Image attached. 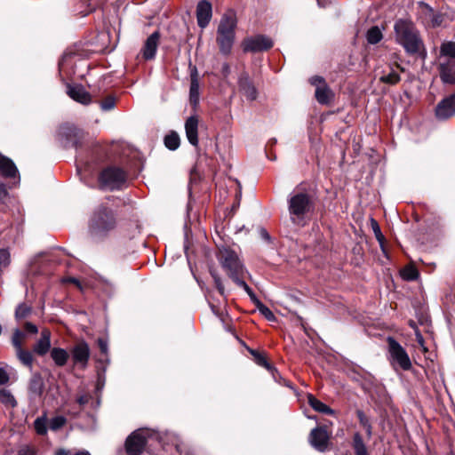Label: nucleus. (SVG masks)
<instances>
[{
    "instance_id": "nucleus-58",
    "label": "nucleus",
    "mask_w": 455,
    "mask_h": 455,
    "mask_svg": "<svg viewBox=\"0 0 455 455\" xmlns=\"http://www.w3.org/2000/svg\"><path fill=\"white\" fill-rule=\"evenodd\" d=\"M100 36L102 37L109 36V30H106V29L100 30Z\"/></svg>"
},
{
    "instance_id": "nucleus-40",
    "label": "nucleus",
    "mask_w": 455,
    "mask_h": 455,
    "mask_svg": "<svg viewBox=\"0 0 455 455\" xmlns=\"http://www.w3.org/2000/svg\"><path fill=\"white\" fill-rule=\"evenodd\" d=\"M383 38L381 30H367L366 39L371 44H375Z\"/></svg>"
},
{
    "instance_id": "nucleus-16",
    "label": "nucleus",
    "mask_w": 455,
    "mask_h": 455,
    "mask_svg": "<svg viewBox=\"0 0 455 455\" xmlns=\"http://www.w3.org/2000/svg\"><path fill=\"white\" fill-rule=\"evenodd\" d=\"M212 15V7L206 0L200 1L196 6V18L198 26L204 28L208 26Z\"/></svg>"
},
{
    "instance_id": "nucleus-23",
    "label": "nucleus",
    "mask_w": 455,
    "mask_h": 455,
    "mask_svg": "<svg viewBox=\"0 0 455 455\" xmlns=\"http://www.w3.org/2000/svg\"><path fill=\"white\" fill-rule=\"evenodd\" d=\"M190 88H189V98L191 103L196 105L199 100V81L197 69L196 67H193L190 73Z\"/></svg>"
},
{
    "instance_id": "nucleus-14",
    "label": "nucleus",
    "mask_w": 455,
    "mask_h": 455,
    "mask_svg": "<svg viewBox=\"0 0 455 455\" xmlns=\"http://www.w3.org/2000/svg\"><path fill=\"white\" fill-rule=\"evenodd\" d=\"M216 41L220 52L229 54L235 41V30H218Z\"/></svg>"
},
{
    "instance_id": "nucleus-52",
    "label": "nucleus",
    "mask_w": 455,
    "mask_h": 455,
    "mask_svg": "<svg viewBox=\"0 0 455 455\" xmlns=\"http://www.w3.org/2000/svg\"><path fill=\"white\" fill-rule=\"evenodd\" d=\"M259 233L260 237L263 240H265L266 242H270V239H271L270 235L265 228H260Z\"/></svg>"
},
{
    "instance_id": "nucleus-36",
    "label": "nucleus",
    "mask_w": 455,
    "mask_h": 455,
    "mask_svg": "<svg viewBox=\"0 0 455 455\" xmlns=\"http://www.w3.org/2000/svg\"><path fill=\"white\" fill-rule=\"evenodd\" d=\"M11 263V253L8 249H0V273Z\"/></svg>"
},
{
    "instance_id": "nucleus-27",
    "label": "nucleus",
    "mask_w": 455,
    "mask_h": 455,
    "mask_svg": "<svg viewBox=\"0 0 455 455\" xmlns=\"http://www.w3.org/2000/svg\"><path fill=\"white\" fill-rule=\"evenodd\" d=\"M307 401L309 405L316 411L331 415L334 413L333 410H331L328 405L315 398L313 395H307Z\"/></svg>"
},
{
    "instance_id": "nucleus-59",
    "label": "nucleus",
    "mask_w": 455,
    "mask_h": 455,
    "mask_svg": "<svg viewBox=\"0 0 455 455\" xmlns=\"http://www.w3.org/2000/svg\"><path fill=\"white\" fill-rule=\"evenodd\" d=\"M211 275H212L214 282H217V280H221L220 277L219 276V275L215 271L212 270Z\"/></svg>"
},
{
    "instance_id": "nucleus-42",
    "label": "nucleus",
    "mask_w": 455,
    "mask_h": 455,
    "mask_svg": "<svg viewBox=\"0 0 455 455\" xmlns=\"http://www.w3.org/2000/svg\"><path fill=\"white\" fill-rule=\"evenodd\" d=\"M25 334L20 331L15 330L12 338V343L15 347L16 351L22 348V339H24Z\"/></svg>"
},
{
    "instance_id": "nucleus-45",
    "label": "nucleus",
    "mask_w": 455,
    "mask_h": 455,
    "mask_svg": "<svg viewBox=\"0 0 455 455\" xmlns=\"http://www.w3.org/2000/svg\"><path fill=\"white\" fill-rule=\"evenodd\" d=\"M31 308L26 304H20L15 310V316L17 319L25 318L30 313Z\"/></svg>"
},
{
    "instance_id": "nucleus-37",
    "label": "nucleus",
    "mask_w": 455,
    "mask_h": 455,
    "mask_svg": "<svg viewBox=\"0 0 455 455\" xmlns=\"http://www.w3.org/2000/svg\"><path fill=\"white\" fill-rule=\"evenodd\" d=\"M205 296H206L207 301L209 303V306H210L212 313L215 315L220 317L223 314V309H222L221 304L215 303V299H214L213 296L211 295L210 293L206 294Z\"/></svg>"
},
{
    "instance_id": "nucleus-24",
    "label": "nucleus",
    "mask_w": 455,
    "mask_h": 455,
    "mask_svg": "<svg viewBox=\"0 0 455 455\" xmlns=\"http://www.w3.org/2000/svg\"><path fill=\"white\" fill-rule=\"evenodd\" d=\"M237 25V17L234 10L225 12L220 19L218 28H235Z\"/></svg>"
},
{
    "instance_id": "nucleus-26",
    "label": "nucleus",
    "mask_w": 455,
    "mask_h": 455,
    "mask_svg": "<svg viewBox=\"0 0 455 455\" xmlns=\"http://www.w3.org/2000/svg\"><path fill=\"white\" fill-rule=\"evenodd\" d=\"M44 386V385L41 375L35 373L32 375L29 380L28 390L33 395L39 396L43 392Z\"/></svg>"
},
{
    "instance_id": "nucleus-57",
    "label": "nucleus",
    "mask_w": 455,
    "mask_h": 455,
    "mask_svg": "<svg viewBox=\"0 0 455 455\" xmlns=\"http://www.w3.org/2000/svg\"><path fill=\"white\" fill-rule=\"evenodd\" d=\"M104 382H105L104 377L99 375L98 384H97L98 387H102L104 385Z\"/></svg>"
},
{
    "instance_id": "nucleus-50",
    "label": "nucleus",
    "mask_w": 455,
    "mask_h": 455,
    "mask_svg": "<svg viewBox=\"0 0 455 455\" xmlns=\"http://www.w3.org/2000/svg\"><path fill=\"white\" fill-rule=\"evenodd\" d=\"M25 330L33 334L37 333V331H38L37 327L32 323H26Z\"/></svg>"
},
{
    "instance_id": "nucleus-48",
    "label": "nucleus",
    "mask_w": 455,
    "mask_h": 455,
    "mask_svg": "<svg viewBox=\"0 0 455 455\" xmlns=\"http://www.w3.org/2000/svg\"><path fill=\"white\" fill-rule=\"evenodd\" d=\"M10 380V376L4 368L0 367V386L7 384Z\"/></svg>"
},
{
    "instance_id": "nucleus-8",
    "label": "nucleus",
    "mask_w": 455,
    "mask_h": 455,
    "mask_svg": "<svg viewBox=\"0 0 455 455\" xmlns=\"http://www.w3.org/2000/svg\"><path fill=\"white\" fill-rule=\"evenodd\" d=\"M312 85L315 87V97L321 105H329L334 99V92L326 84L322 76H313L309 79Z\"/></svg>"
},
{
    "instance_id": "nucleus-11",
    "label": "nucleus",
    "mask_w": 455,
    "mask_h": 455,
    "mask_svg": "<svg viewBox=\"0 0 455 455\" xmlns=\"http://www.w3.org/2000/svg\"><path fill=\"white\" fill-rule=\"evenodd\" d=\"M308 439L315 450L323 452L328 448L330 435L324 427H318L312 429Z\"/></svg>"
},
{
    "instance_id": "nucleus-19",
    "label": "nucleus",
    "mask_w": 455,
    "mask_h": 455,
    "mask_svg": "<svg viewBox=\"0 0 455 455\" xmlns=\"http://www.w3.org/2000/svg\"><path fill=\"white\" fill-rule=\"evenodd\" d=\"M68 94L71 99L84 105H88L92 101L91 94L82 85L68 86Z\"/></svg>"
},
{
    "instance_id": "nucleus-5",
    "label": "nucleus",
    "mask_w": 455,
    "mask_h": 455,
    "mask_svg": "<svg viewBox=\"0 0 455 455\" xmlns=\"http://www.w3.org/2000/svg\"><path fill=\"white\" fill-rule=\"evenodd\" d=\"M389 361L395 370L409 371L411 362L406 350L392 337L387 338Z\"/></svg>"
},
{
    "instance_id": "nucleus-21",
    "label": "nucleus",
    "mask_w": 455,
    "mask_h": 455,
    "mask_svg": "<svg viewBox=\"0 0 455 455\" xmlns=\"http://www.w3.org/2000/svg\"><path fill=\"white\" fill-rule=\"evenodd\" d=\"M51 347V331L44 329L41 332V338L34 346V352L39 355H45Z\"/></svg>"
},
{
    "instance_id": "nucleus-30",
    "label": "nucleus",
    "mask_w": 455,
    "mask_h": 455,
    "mask_svg": "<svg viewBox=\"0 0 455 455\" xmlns=\"http://www.w3.org/2000/svg\"><path fill=\"white\" fill-rule=\"evenodd\" d=\"M34 428L37 435H45L48 431L47 418L45 415L38 417L34 421Z\"/></svg>"
},
{
    "instance_id": "nucleus-34",
    "label": "nucleus",
    "mask_w": 455,
    "mask_h": 455,
    "mask_svg": "<svg viewBox=\"0 0 455 455\" xmlns=\"http://www.w3.org/2000/svg\"><path fill=\"white\" fill-rule=\"evenodd\" d=\"M256 307L259 313L268 321L274 322L275 321V316L274 313L263 303H261L259 299H256Z\"/></svg>"
},
{
    "instance_id": "nucleus-13",
    "label": "nucleus",
    "mask_w": 455,
    "mask_h": 455,
    "mask_svg": "<svg viewBox=\"0 0 455 455\" xmlns=\"http://www.w3.org/2000/svg\"><path fill=\"white\" fill-rule=\"evenodd\" d=\"M455 115V92L441 100L435 108L439 120H446Z\"/></svg>"
},
{
    "instance_id": "nucleus-4",
    "label": "nucleus",
    "mask_w": 455,
    "mask_h": 455,
    "mask_svg": "<svg viewBox=\"0 0 455 455\" xmlns=\"http://www.w3.org/2000/svg\"><path fill=\"white\" fill-rule=\"evenodd\" d=\"M397 42L409 54H426L422 39L416 30H395Z\"/></svg>"
},
{
    "instance_id": "nucleus-6",
    "label": "nucleus",
    "mask_w": 455,
    "mask_h": 455,
    "mask_svg": "<svg viewBox=\"0 0 455 455\" xmlns=\"http://www.w3.org/2000/svg\"><path fill=\"white\" fill-rule=\"evenodd\" d=\"M150 435L151 432L148 428H140L132 432L125 441L127 455H140Z\"/></svg>"
},
{
    "instance_id": "nucleus-22",
    "label": "nucleus",
    "mask_w": 455,
    "mask_h": 455,
    "mask_svg": "<svg viewBox=\"0 0 455 455\" xmlns=\"http://www.w3.org/2000/svg\"><path fill=\"white\" fill-rule=\"evenodd\" d=\"M0 173L5 178H15L18 169L12 159L0 156Z\"/></svg>"
},
{
    "instance_id": "nucleus-54",
    "label": "nucleus",
    "mask_w": 455,
    "mask_h": 455,
    "mask_svg": "<svg viewBox=\"0 0 455 455\" xmlns=\"http://www.w3.org/2000/svg\"><path fill=\"white\" fill-rule=\"evenodd\" d=\"M415 334H416V339H417L418 343L421 347H424V338L421 335V333L418 330H416Z\"/></svg>"
},
{
    "instance_id": "nucleus-61",
    "label": "nucleus",
    "mask_w": 455,
    "mask_h": 455,
    "mask_svg": "<svg viewBox=\"0 0 455 455\" xmlns=\"http://www.w3.org/2000/svg\"><path fill=\"white\" fill-rule=\"evenodd\" d=\"M317 3H318V5L320 7H326L327 6V2L326 1L317 0Z\"/></svg>"
},
{
    "instance_id": "nucleus-46",
    "label": "nucleus",
    "mask_w": 455,
    "mask_h": 455,
    "mask_svg": "<svg viewBox=\"0 0 455 455\" xmlns=\"http://www.w3.org/2000/svg\"><path fill=\"white\" fill-rule=\"evenodd\" d=\"M251 354L254 355L255 361L259 365L263 366L269 371L272 370L270 363L267 361L264 355L254 350L251 351Z\"/></svg>"
},
{
    "instance_id": "nucleus-38",
    "label": "nucleus",
    "mask_w": 455,
    "mask_h": 455,
    "mask_svg": "<svg viewBox=\"0 0 455 455\" xmlns=\"http://www.w3.org/2000/svg\"><path fill=\"white\" fill-rule=\"evenodd\" d=\"M371 228L374 232L376 239L379 243L381 250L383 251V252H385V248H384L385 237L381 233V230H380V228H379L378 222L373 219H371Z\"/></svg>"
},
{
    "instance_id": "nucleus-17",
    "label": "nucleus",
    "mask_w": 455,
    "mask_h": 455,
    "mask_svg": "<svg viewBox=\"0 0 455 455\" xmlns=\"http://www.w3.org/2000/svg\"><path fill=\"white\" fill-rule=\"evenodd\" d=\"M159 39L160 34L157 30L148 37L144 44L143 48L141 49V54L143 59L148 60L155 58L159 44Z\"/></svg>"
},
{
    "instance_id": "nucleus-63",
    "label": "nucleus",
    "mask_w": 455,
    "mask_h": 455,
    "mask_svg": "<svg viewBox=\"0 0 455 455\" xmlns=\"http://www.w3.org/2000/svg\"><path fill=\"white\" fill-rule=\"evenodd\" d=\"M367 434H368V435H371V427L370 425L367 426Z\"/></svg>"
},
{
    "instance_id": "nucleus-18",
    "label": "nucleus",
    "mask_w": 455,
    "mask_h": 455,
    "mask_svg": "<svg viewBox=\"0 0 455 455\" xmlns=\"http://www.w3.org/2000/svg\"><path fill=\"white\" fill-rule=\"evenodd\" d=\"M198 117L196 116H189L185 122L186 137L188 142L194 146L198 147Z\"/></svg>"
},
{
    "instance_id": "nucleus-1",
    "label": "nucleus",
    "mask_w": 455,
    "mask_h": 455,
    "mask_svg": "<svg viewBox=\"0 0 455 455\" xmlns=\"http://www.w3.org/2000/svg\"><path fill=\"white\" fill-rule=\"evenodd\" d=\"M287 203L291 222L298 227H305L315 211L312 196L306 192L294 193L289 196Z\"/></svg>"
},
{
    "instance_id": "nucleus-33",
    "label": "nucleus",
    "mask_w": 455,
    "mask_h": 455,
    "mask_svg": "<svg viewBox=\"0 0 455 455\" xmlns=\"http://www.w3.org/2000/svg\"><path fill=\"white\" fill-rule=\"evenodd\" d=\"M440 52L443 56L450 57V60H455V43L445 42L442 44Z\"/></svg>"
},
{
    "instance_id": "nucleus-56",
    "label": "nucleus",
    "mask_w": 455,
    "mask_h": 455,
    "mask_svg": "<svg viewBox=\"0 0 455 455\" xmlns=\"http://www.w3.org/2000/svg\"><path fill=\"white\" fill-rule=\"evenodd\" d=\"M54 455H69V451L60 448L55 451Z\"/></svg>"
},
{
    "instance_id": "nucleus-2",
    "label": "nucleus",
    "mask_w": 455,
    "mask_h": 455,
    "mask_svg": "<svg viewBox=\"0 0 455 455\" xmlns=\"http://www.w3.org/2000/svg\"><path fill=\"white\" fill-rule=\"evenodd\" d=\"M116 221L113 212L106 207H99L91 219L90 233L94 237H103L116 228Z\"/></svg>"
},
{
    "instance_id": "nucleus-64",
    "label": "nucleus",
    "mask_w": 455,
    "mask_h": 455,
    "mask_svg": "<svg viewBox=\"0 0 455 455\" xmlns=\"http://www.w3.org/2000/svg\"><path fill=\"white\" fill-rule=\"evenodd\" d=\"M370 28L377 29V28H379V27H378V26H372V27H371Z\"/></svg>"
},
{
    "instance_id": "nucleus-15",
    "label": "nucleus",
    "mask_w": 455,
    "mask_h": 455,
    "mask_svg": "<svg viewBox=\"0 0 455 455\" xmlns=\"http://www.w3.org/2000/svg\"><path fill=\"white\" fill-rule=\"evenodd\" d=\"M439 76L444 84H455V60H447L438 66Z\"/></svg>"
},
{
    "instance_id": "nucleus-20",
    "label": "nucleus",
    "mask_w": 455,
    "mask_h": 455,
    "mask_svg": "<svg viewBox=\"0 0 455 455\" xmlns=\"http://www.w3.org/2000/svg\"><path fill=\"white\" fill-rule=\"evenodd\" d=\"M238 85L240 91L248 100H254L256 99L257 90L246 74L241 75L239 77Z\"/></svg>"
},
{
    "instance_id": "nucleus-41",
    "label": "nucleus",
    "mask_w": 455,
    "mask_h": 455,
    "mask_svg": "<svg viewBox=\"0 0 455 455\" xmlns=\"http://www.w3.org/2000/svg\"><path fill=\"white\" fill-rule=\"evenodd\" d=\"M233 281L238 285L240 286L241 288H243L246 292L247 294L250 296V298L251 299V300L256 304V299H258L254 294V292L252 291V290L249 287V285L243 281L241 279V276H237L235 277V279H233Z\"/></svg>"
},
{
    "instance_id": "nucleus-55",
    "label": "nucleus",
    "mask_w": 455,
    "mask_h": 455,
    "mask_svg": "<svg viewBox=\"0 0 455 455\" xmlns=\"http://www.w3.org/2000/svg\"><path fill=\"white\" fill-rule=\"evenodd\" d=\"M229 73H230L229 65L228 63H224L223 66H222V74H223V76H228Z\"/></svg>"
},
{
    "instance_id": "nucleus-32",
    "label": "nucleus",
    "mask_w": 455,
    "mask_h": 455,
    "mask_svg": "<svg viewBox=\"0 0 455 455\" xmlns=\"http://www.w3.org/2000/svg\"><path fill=\"white\" fill-rule=\"evenodd\" d=\"M17 356L20 361L29 369H32L33 355L31 352L23 350L22 348L16 351Z\"/></svg>"
},
{
    "instance_id": "nucleus-43",
    "label": "nucleus",
    "mask_w": 455,
    "mask_h": 455,
    "mask_svg": "<svg viewBox=\"0 0 455 455\" xmlns=\"http://www.w3.org/2000/svg\"><path fill=\"white\" fill-rule=\"evenodd\" d=\"M100 106L102 111H110L114 109L116 106V98L113 96H108L100 102Z\"/></svg>"
},
{
    "instance_id": "nucleus-62",
    "label": "nucleus",
    "mask_w": 455,
    "mask_h": 455,
    "mask_svg": "<svg viewBox=\"0 0 455 455\" xmlns=\"http://www.w3.org/2000/svg\"><path fill=\"white\" fill-rule=\"evenodd\" d=\"M359 418H360V419H361V422L365 426V423H364V421H363V413H362V412H359Z\"/></svg>"
},
{
    "instance_id": "nucleus-12",
    "label": "nucleus",
    "mask_w": 455,
    "mask_h": 455,
    "mask_svg": "<svg viewBox=\"0 0 455 455\" xmlns=\"http://www.w3.org/2000/svg\"><path fill=\"white\" fill-rule=\"evenodd\" d=\"M60 136L62 138V143L66 148H77L82 139V132L71 125H63L60 128Z\"/></svg>"
},
{
    "instance_id": "nucleus-10",
    "label": "nucleus",
    "mask_w": 455,
    "mask_h": 455,
    "mask_svg": "<svg viewBox=\"0 0 455 455\" xmlns=\"http://www.w3.org/2000/svg\"><path fill=\"white\" fill-rule=\"evenodd\" d=\"M72 360L75 365L85 369L90 359L91 350L84 340L77 342L70 350Z\"/></svg>"
},
{
    "instance_id": "nucleus-39",
    "label": "nucleus",
    "mask_w": 455,
    "mask_h": 455,
    "mask_svg": "<svg viewBox=\"0 0 455 455\" xmlns=\"http://www.w3.org/2000/svg\"><path fill=\"white\" fill-rule=\"evenodd\" d=\"M67 419L63 416H56L51 419L49 422V428L52 431L60 429L66 424Z\"/></svg>"
},
{
    "instance_id": "nucleus-7",
    "label": "nucleus",
    "mask_w": 455,
    "mask_h": 455,
    "mask_svg": "<svg viewBox=\"0 0 455 455\" xmlns=\"http://www.w3.org/2000/svg\"><path fill=\"white\" fill-rule=\"evenodd\" d=\"M126 180V175L123 170L116 167H109L103 170L100 175V185L106 188H119Z\"/></svg>"
},
{
    "instance_id": "nucleus-53",
    "label": "nucleus",
    "mask_w": 455,
    "mask_h": 455,
    "mask_svg": "<svg viewBox=\"0 0 455 455\" xmlns=\"http://www.w3.org/2000/svg\"><path fill=\"white\" fill-rule=\"evenodd\" d=\"M214 283L216 285V288H217L220 295L224 296L225 295V288H224V285L222 284L221 280H217V282H214Z\"/></svg>"
},
{
    "instance_id": "nucleus-25",
    "label": "nucleus",
    "mask_w": 455,
    "mask_h": 455,
    "mask_svg": "<svg viewBox=\"0 0 455 455\" xmlns=\"http://www.w3.org/2000/svg\"><path fill=\"white\" fill-rule=\"evenodd\" d=\"M51 357L57 366L62 367L68 363L69 355L64 348L53 347L51 350Z\"/></svg>"
},
{
    "instance_id": "nucleus-9",
    "label": "nucleus",
    "mask_w": 455,
    "mask_h": 455,
    "mask_svg": "<svg viewBox=\"0 0 455 455\" xmlns=\"http://www.w3.org/2000/svg\"><path fill=\"white\" fill-rule=\"evenodd\" d=\"M242 45L245 52H257L270 49L273 46V41L267 36L257 35L245 38Z\"/></svg>"
},
{
    "instance_id": "nucleus-51",
    "label": "nucleus",
    "mask_w": 455,
    "mask_h": 455,
    "mask_svg": "<svg viewBox=\"0 0 455 455\" xmlns=\"http://www.w3.org/2000/svg\"><path fill=\"white\" fill-rule=\"evenodd\" d=\"M18 455H36V452L33 449L28 447L22 448L19 451Z\"/></svg>"
},
{
    "instance_id": "nucleus-44",
    "label": "nucleus",
    "mask_w": 455,
    "mask_h": 455,
    "mask_svg": "<svg viewBox=\"0 0 455 455\" xmlns=\"http://www.w3.org/2000/svg\"><path fill=\"white\" fill-rule=\"evenodd\" d=\"M380 80L387 84H395L400 81V76L397 72L392 70L387 75L381 76Z\"/></svg>"
},
{
    "instance_id": "nucleus-3",
    "label": "nucleus",
    "mask_w": 455,
    "mask_h": 455,
    "mask_svg": "<svg viewBox=\"0 0 455 455\" xmlns=\"http://www.w3.org/2000/svg\"><path fill=\"white\" fill-rule=\"evenodd\" d=\"M218 259L222 268L233 280L241 276L243 273V265L242 264L235 251L229 248L223 247L219 250Z\"/></svg>"
},
{
    "instance_id": "nucleus-49",
    "label": "nucleus",
    "mask_w": 455,
    "mask_h": 455,
    "mask_svg": "<svg viewBox=\"0 0 455 455\" xmlns=\"http://www.w3.org/2000/svg\"><path fill=\"white\" fill-rule=\"evenodd\" d=\"M98 346L103 354L108 353V342L106 339L102 338L98 339Z\"/></svg>"
},
{
    "instance_id": "nucleus-29",
    "label": "nucleus",
    "mask_w": 455,
    "mask_h": 455,
    "mask_svg": "<svg viewBox=\"0 0 455 455\" xmlns=\"http://www.w3.org/2000/svg\"><path fill=\"white\" fill-rule=\"evenodd\" d=\"M0 403L11 408H14L17 405L15 397L11 391L6 388H0Z\"/></svg>"
},
{
    "instance_id": "nucleus-47",
    "label": "nucleus",
    "mask_w": 455,
    "mask_h": 455,
    "mask_svg": "<svg viewBox=\"0 0 455 455\" xmlns=\"http://www.w3.org/2000/svg\"><path fill=\"white\" fill-rule=\"evenodd\" d=\"M91 398L92 396L89 394H82L76 397V403L80 407H84L90 402Z\"/></svg>"
},
{
    "instance_id": "nucleus-60",
    "label": "nucleus",
    "mask_w": 455,
    "mask_h": 455,
    "mask_svg": "<svg viewBox=\"0 0 455 455\" xmlns=\"http://www.w3.org/2000/svg\"><path fill=\"white\" fill-rule=\"evenodd\" d=\"M74 455H91V453L88 451L81 450L76 451Z\"/></svg>"
},
{
    "instance_id": "nucleus-35",
    "label": "nucleus",
    "mask_w": 455,
    "mask_h": 455,
    "mask_svg": "<svg viewBox=\"0 0 455 455\" xmlns=\"http://www.w3.org/2000/svg\"><path fill=\"white\" fill-rule=\"evenodd\" d=\"M401 275L404 280L414 281L419 277V272L414 267L407 266L402 270Z\"/></svg>"
},
{
    "instance_id": "nucleus-28",
    "label": "nucleus",
    "mask_w": 455,
    "mask_h": 455,
    "mask_svg": "<svg viewBox=\"0 0 455 455\" xmlns=\"http://www.w3.org/2000/svg\"><path fill=\"white\" fill-rule=\"evenodd\" d=\"M352 446L355 455H369L367 447L359 433L354 435Z\"/></svg>"
},
{
    "instance_id": "nucleus-31",
    "label": "nucleus",
    "mask_w": 455,
    "mask_h": 455,
    "mask_svg": "<svg viewBox=\"0 0 455 455\" xmlns=\"http://www.w3.org/2000/svg\"><path fill=\"white\" fill-rule=\"evenodd\" d=\"M180 137L175 132H172L164 137V145L170 150H176L180 147Z\"/></svg>"
}]
</instances>
